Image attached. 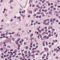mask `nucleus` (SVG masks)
Segmentation results:
<instances>
[{
	"label": "nucleus",
	"instance_id": "nucleus-1",
	"mask_svg": "<svg viewBox=\"0 0 60 60\" xmlns=\"http://www.w3.org/2000/svg\"><path fill=\"white\" fill-rule=\"evenodd\" d=\"M29 13L32 14V10H31V11H30V10L29 11Z\"/></svg>",
	"mask_w": 60,
	"mask_h": 60
},
{
	"label": "nucleus",
	"instance_id": "nucleus-2",
	"mask_svg": "<svg viewBox=\"0 0 60 60\" xmlns=\"http://www.w3.org/2000/svg\"><path fill=\"white\" fill-rule=\"evenodd\" d=\"M52 19H53L52 18H51L50 19V22H52V21H53V20H52Z\"/></svg>",
	"mask_w": 60,
	"mask_h": 60
},
{
	"label": "nucleus",
	"instance_id": "nucleus-3",
	"mask_svg": "<svg viewBox=\"0 0 60 60\" xmlns=\"http://www.w3.org/2000/svg\"><path fill=\"white\" fill-rule=\"evenodd\" d=\"M2 43V42H1L0 43V47H2V45H3V43Z\"/></svg>",
	"mask_w": 60,
	"mask_h": 60
},
{
	"label": "nucleus",
	"instance_id": "nucleus-4",
	"mask_svg": "<svg viewBox=\"0 0 60 60\" xmlns=\"http://www.w3.org/2000/svg\"><path fill=\"white\" fill-rule=\"evenodd\" d=\"M44 28H43L42 29H41V31H44Z\"/></svg>",
	"mask_w": 60,
	"mask_h": 60
},
{
	"label": "nucleus",
	"instance_id": "nucleus-5",
	"mask_svg": "<svg viewBox=\"0 0 60 60\" xmlns=\"http://www.w3.org/2000/svg\"><path fill=\"white\" fill-rule=\"evenodd\" d=\"M34 37H33L32 38H30V40H31V41H32V40H34Z\"/></svg>",
	"mask_w": 60,
	"mask_h": 60
},
{
	"label": "nucleus",
	"instance_id": "nucleus-6",
	"mask_svg": "<svg viewBox=\"0 0 60 60\" xmlns=\"http://www.w3.org/2000/svg\"><path fill=\"white\" fill-rule=\"evenodd\" d=\"M28 49V46H26V49Z\"/></svg>",
	"mask_w": 60,
	"mask_h": 60
},
{
	"label": "nucleus",
	"instance_id": "nucleus-7",
	"mask_svg": "<svg viewBox=\"0 0 60 60\" xmlns=\"http://www.w3.org/2000/svg\"><path fill=\"white\" fill-rule=\"evenodd\" d=\"M49 13L50 14H51L52 13V12H51V11H49Z\"/></svg>",
	"mask_w": 60,
	"mask_h": 60
},
{
	"label": "nucleus",
	"instance_id": "nucleus-8",
	"mask_svg": "<svg viewBox=\"0 0 60 60\" xmlns=\"http://www.w3.org/2000/svg\"><path fill=\"white\" fill-rule=\"evenodd\" d=\"M47 11H48V10H47L45 9V12H47Z\"/></svg>",
	"mask_w": 60,
	"mask_h": 60
},
{
	"label": "nucleus",
	"instance_id": "nucleus-9",
	"mask_svg": "<svg viewBox=\"0 0 60 60\" xmlns=\"http://www.w3.org/2000/svg\"><path fill=\"white\" fill-rule=\"evenodd\" d=\"M34 56V54L31 55V56H32V57H33V56Z\"/></svg>",
	"mask_w": 60,
	"mask_h": 60
},
{
	"label": "nucleus",
	"instance_id": "nucleus-10",
	"mask_svg": "<svg viewBox=\"0 0 60 60\" xmlns=\"http://www.w3.org/2000/svg\"><path fill=\"white\" fill-rule=\"evenodd\" d=\"M12 40H13V41H14L15 40L14 39V38H12Z\"/></svg>",
	"mask_w": 60,
	"mask_h": 60
},
{
	"label": "nucleus",
	"instance_id": "nucleus-11",
	"mask_svg": "<svg viewBox=\"0 0 60 60\" xmlns=\"http://www.w3.org/2000/svg\"><path fill=\"white\" fill-rule=\"evenodd\" d=\"M39 33H41V30H39Z\"/></svg>",
	"mask_w": 60,
	"mask_h": 60
},
{
	"label": "nucleus",
	"instance_id": "nucleus-12",
	"mask_svg": "<svg viewBox=\"0 0 60 60\" xmlns=\"http://www.w3.org/2000/svg\"><path fill=\"white\" fill-rule=\"evenodd\" d=\"M25 53V54H26L27 53V51H25L24 52Z\"/></svg>",
	"mask_w": 60,
	"mask_h": 60
},
{
	"label": "nucleus",
	"instance_id": "nucleus-13",
	"mask_svg": "<svg viewBox=\"0 0 60 60\" xmlns=\"http://www.w3.org/2000/svg\"><path fill=\"white\" fill-rule=\"evenodd\" d=\"M50 7L51 8H54V6H51Z\"/></svg>",
	"mask_w": 60,
	"mask_h": 60
},
{
	"label": "nucleus",
	"instance_id": "nucleus-14",
	"mask_svg": "<svg viewBox=\"0 0 60 60\" xmlns=\"http://www.w3.org/2000/svg\"><path fill=\"white\" fill-rule=\"evenodd\" d=\"M33 16H34V17L36 16V14H34Z\"/></svg>",
	"mask_w": 60,
	"mask_h": 60
},
{
	"label": "nucleus",
	"instance_id": "nucleus-15",
	"mask_svg": "<svg viewBox=\"0 0 60 60\" xmlns=\"http://www.w3.org/2000/svg\"><path fill=\"white\" fill-rule=\"evenodd\" d=\"M18 47H20V44H19L18 45Z\"/></svg>",
	"mask_w": 60,
	"mask_h": 60
},
{
	"label": "nucleus",
	"instance_id": "nucleus-16",
	"mask_svg": "<svg viewBox=\"0 0 60 60\" xmlns=\"http://www.w3.org/2000/svg\"><path fill=\"white\" fill-rule=\"evenodd\" d=\"M37 14H40V12H38L37 13Z\"/></svg>",
	"mask_w": 60,
	"mask_h": 60
},
{
	"label": "nucleus",
	"instance_id": "nucleus-17",
	"mask_svg": "<svg viewBox=\"0 0 60 60\" xmlns=\"http://www.w3.org/2000/svg\"><path fill=\"white\" fill-rule=\"evenodd\" d=\"M19 34H17L16 35V36H19Z\"/></svg>",
	"mask_w": 60,
	"mask_h": 60
},
{
	"label": "nucleus",
	"instance_id": "nucleus-18",
	"mask_svg": "<svg viewBox=\"0 0 60 60\" xmlns=\"http://www.w3.org/2000/svg\"><path fill=\"white\" fill-rule=\"evenodd\" d=\"M5 41L6 42H8V40H6V41Z\"/></svg>",
	"mask_w": 60,
	"mask_h": 60
},
{
	"label": "nucleus",
	"instance_id": "nucleus-19",
	"mask_svg": "<svg viewBox=\"0 0 60 60\" xmlns=\"http://www.w3.org/2000/svg\"><path fill=\"white\" fill-rule=\"evenodd\" d=\"M17 51H18L17 50V49L15 50V52H17Z\"/></svg>",
	"mask_w": 60,
	"mask_h": 60
},
{
	"label": "nucleus",
	"instance_id": "nucleus-20",
	"mask_svg": "<svg viewBox=\"0 0 60 60\" xmlns=\"http://www.w3.org/2000/svg\"><path fill=\"white\" fill-rule=\"evenodd\" d=\"M51 47H52V45H50L49 46V48H51Z\"/></svg>",
	"mask_w": 60,
	"mask_h": 60
},
{
	"label": "nucleus",
	"instance_id": "nucleus-21",
	"mask_svg": "<svg viewBox=\"0 0 60 60\" xmlns=\"http://www.w3.org/2000/svg\"><path fill=\"white\" fill-rule=\"evenodd\" d=\"M3 45L4 46H6V44H4V45Z\"/></svg>",
	"mask_w": 60,
	"mask_h": 60
},
{
	"label": "nucleus",
	"instance_id": "nucleus-22",
	"mask_svg": "<svg viewBox=\"0 0 60 60\" xmlns=\"http://www.w3.org/2000/svg\"><path fill=\"white\" fill-rule=\"evenodd\" d=\"M7 48H11V46H8L7 47Z\"/></svg>",
	"mask_w": 60,
	"mask_h": 60
},
{
	"label": "nucleus",
	"instance_id": "nucleus-23",
	"mask_svg": "<svg viewBox=\"0 0 60 60\" xmlns=\"http://www.w3.org/2000/svg\"><path fill=\"white\" fill-rule=\"evenodd\" d=\"M49 38V37L48 36L46 37V39H48Z\"/></svg>",
	"mask_w": 60,
	"mask_h": 60
},
{
	"label": "nucleus",
	"instance_id": "nucleus-24",
	"mask_svg": "<svg viewBox=\"0 0 60 60\" xmlns=\"http://www.w3.org/2000/svg\"><path fill=\"white\" fill-rule=\"evenodd\" d=\"M6 25H7V26H9V24H8V23H7L6 24Z\"/></svg>",
	"mask_w": 60,
	"mask_h": 60
},
{
	"label": "nucleus",
	"instance_id": "nucleus-25",
	"mask_svg": "<svg viewBox=\"0 0 60 60\" xmlns=\"http://www.w3.org/2000/svg\"><path fill=\"white\" fill-rule=\"evenodd\" d=\"M8 34V33L7 32L6 33V35H7Z\"/></svg>",
	"mask_w": 60,
	"mask_h": 60
},
{
	"label": "nucleus",
	"instance_id": "nucleus-26",
	"mask_svg": "<svg viewBox=\"0 0 60 60\" xmlns=\"http://www.w3.org/2000/svg\"><path fill=\"white\" fill-rule=\"evenodd\" d=\"M57 2H58V3H59L60 2V0H58L57 1Z\"/></svg>",
	"mask_w": 60,
	"mask_h": 60
},
{
	"label": "nucleus",
	"instance_id": "nucleus-27",
	"mask_svg": "<svg viewBox=\"0 0 60 60\" xmlns=\"http://www.w3.org/2000/svg\"><path fill=\"white\" fill-rule=\"evenodd\" d=\"M21 30V29L20 28V29H18V30H19V31H20V30Z\"/></svg>",
	"mask_w": 60,
	"mask_h": 60
},
{
	"label": "nucleus",
	"instance_id": "nucleus-28",
	"mask_svg": "<svg viewBox=\"0 0 60 60\" xmlns=\"http://www.w3.org/2000/svg\"><path fill=\"white\" fill-rule=\"evenodd\" d=\"M50 8H48V10L49 11V10H50Z\"/></svg>",
	"mask_w": 60,
	"mask_h": 60
},
{
	"label": "nucleus",
	"instance_id": "nucleus-29",
	"mask_svg": "<svg viewBox=\"0 0 60 60\" xmlns=\"http://www.w3.org/2000/svg\"><path fill=\"white\" fill-rule=\"evenodd\" d=\"M57 35H58V34H56V38H57Z\"/></svg>",
	"mask_w": 60,
	"mask_h": 60
},
{
	"label": "nucleus",
	"instance_id": "nucleus-30",
	"mask_svg": "<svg viewBox=\"0 0 60 60\" xmlns=\"http://www.w3.org/2000/svg\"><path fill=\"white\" fill-rule=\"evenodd\" d=\"M43 46H45V44H44V42H43Z\"/></svg>",
	"mask_w": 60,
	"mask_h": 60
},
{
	"label": "nucleus",
	"instance_id": "nucleus-31",
	"mask_svg": "<svg viewBox=\"0 0 60 60\" xmlns=\"http://www.w3.org/2000/svg\"><path fill=\"white\" fill-rule=\"evenodd\" d=\"M35 49V48H33L32 49V50H34Z\"/></svg>",
	"mask_w": 60,
	"mask_h": 60
},
{
	"label": "nucleus",
	"instance_id": "nucleus-32",
	"mask_svg": "<svg viewBox=\"0 0 60 60\" xmlns=\"http://www.w3.org/2000/svg\"><path fill=\"white\" fill-rule=\"evenodd\" d=\"M45 23H46V22H43V24L44 25H45Z\"/></svg>",
	"mask_w": 60,
	"mask_h": 60
},
{
	"label": "nucleus",
	"instance_id": "nucleus-33",
	"mask_svg": "<svg viewBox=\"0 0 60 60\" xmlns=\"http://www.w3.org/2000/svg\"><path fill=\"white\" fill-rule=\"evenodd\" d=\"M46 37H47V36L46 35L45 36H44L43 37V38H46Z\"/></svg>",
	"mask_w": 60,
	"mask_h": 60
},
{
	"label": "nucleus",
	"instance_id": "nucleus-34",
	"mask_svg": "<svg viewBox=\"0 0 60 60\" xmlns=\"http://www.w3.org/2000/svg\"><path fill=\"white\" fill-rule=\"evenodd\" d=\"M50 11H53V9H51L50 10Z\"/></svg>",
	"mask_w": 60,
	"mask_h": 60
},
{
	"label": "nucleus",
	"instance_id": "nucleus-35",
	"mask_svg": "<svg viewBox=\"0 0 60 60\" xmlns=\"http://www.w3.org/2000/svg\"><path fill=\"white\" fill-rule=\"evenodd\" d=\"M42 4H43V3H44V0L43 1H42Z\"/></svg>",
	"mask_w": 60,
	"mask_h": 60
},
{
	"label": "nucleus",
	"instance_id": "nucleus-36",
	"mask_svg": "<svg viewBox=\"0 0 60 60\" xmlns=\"http://www.w3.org/2000/svg\"><path fill=\"white\" fill-rule=\"evenodd\" d=\"M42 8H43V7L42 6L40 8L41 9H42Z\"/></svg>",
	"mask_w": 60,
	"mask_h": 60
},
{
	"label": "nucleus",
	"instance_id": "nucleus-37",
	"mask_svg": "<svg viewBox=\"0 0 60 60\" xmlns=\"http://www.w3.org/2000/svg\"><path fill=\"white\" fill-rule=\"evenodd\" d=\"M28 18H30V15H29L28 16Z\"/></svg>",
	"mask_w": 60,
	"mask_h": 60
},
{
	"label": "nucleus",
	"instance_id": "nucleus-38",
	"mask_svg": "<svg viewBox=\"0 0 60 60\" xmlns=\"http://www.w3.org/2000/svg\"><path fill=\"white\" fill-rule=\"evenodd\" d=\"M17 49H20V48H19V47H18V48H17Z\"/></svg>",
	"mask_w": 60,
	"mask_h": 60
},
{
	"label": "nucleus",
	"instance_id": "nucleus-39",
	"mask_svg": "<svg viewBox=\"0 0 60 60\" xmlns=\"http://www.w3.org/2000/svg\"><path fill=\"white\" fill-rule=\"evenodd\" d=\"M48 5L49 6H50V3H48Z\"/></svg>",
	"mask_w": 60,
	"mask_h": 60
},
{
	"label": "nucleus",
	"instance_id": "nucleus-40",
	"mask_svg": "<svg viewBox=\"0 0 60 60\" xmlns=\"http://www.w3.org/2000/svg\"><path fill=\"white\" fill-rule=\"evenodd\" d=\"M41 15H43V12H42L41 13Z\"/></svg>",
	"mask_w": 60,
	"mask_h": 60
},
{
	"label": "nucleus",
	"instance_id": "nucleus-41",
	"mask_svg": "<svg viewBox=\"0 0 60 60\" xmlns=\"http://www.w3.org/2000/svg\"><path fill=\"white\" fill-rule=\"evenodd\" d=\"M56 59H58V57H56Z\"/></svg>",
	"mask_w": 60,
	"mask_h": 60
},
{
	"label": "nucleus",
	"instance_id": "nucleus-42",
	"mask_svg": "<svg viewBox=\"0 0 60 60\" xmlns=\"http://www.w3.org/2000/svg\"><path fill=\"white\" fill-rule=\"evenodd\" d=\"M35 52V51H34L32 52L33 53H34Z\"/></svg>",
	"mask_w": 60,
	"mask_h": 60
},
{
	"label": "nucleus",
	"instance_id": "nucleus-43",
	"mask_svg": "<svg viewBox=\"0 0 60 60\" xmlns=\"http://www.w3.org/2000/svg\"><path fill=\"white\" fill-rule=\"evenodd\" d=\"M21 18V17H20V16H19L18 17V19H20Z\"/></svg>",
	"mask_w": 60,
	"mask_h": 60
},
{
	"label": "nucleus",
	"instance_id": "nucleus-44",
	"mask_svg": "<svg viewBox=\"0 0 60 60\" xmlns=\"http://www.w3.org/2000/svg\"><path fill=\"white\" fill-rule=\"evenodd\" d=\"M30 56H31V55H30V54H29V56H28L29 57H30Z\"/></svg>",
	"mask_w": 60,
	"mask_h": 60
},
{
	"label": "nucleus",
	"instance_id": "nucleus-45",
	"mask_svg": "<svg viewBox=\"0 0 60 60\" xmlns=\"http://www.w3.org/2000/svg\"><path fill=\"white\" fill-rule=\"evenodd\" d=\"M53 21H55V20H56V19L54 18L53 19Z\"/></svg>",
	"mask_w": 60,
	"mask_h": 60
},
{
	"label": "nucleus",
	"instance_id": "nucleus-46",
	"mask_svg": "<svg viewBox=\"0 0 60 60\" xmlns=\"http://www.w3.org/2000/svg\"><path fill=\"white\" fill-rule=\"evenodd\" d=\"M52 45H54V43L52 42Z\"/></svg>",
	"mask_w": 60,
	"mask_h": 60
},
{
	"label": "nucleus",
	"instance_id": "nucleus-47",
	"mask_svg": "<svg viewBox=\"0 0 60 60\" xmlns=\"http://www.w3.org/2000/svg\"><path fill=\"white\" fill-rule=\"evenodd\" d=\"M49 37H50L51 36V35L50 34H49Z\"/></svg>",
	"mask_w": 60,
	"mask_h": 60
},
{
	"label": "nucleus",
	"instance_id": "nucleus-48",
	"mask_svg": "<svg viewBox=\"0 0 60 60\" xmlns=\"http://www.w3.org/2000/svg\"><path fill=\"white\" fill-rule=\"evenodd\" d=\"M6 56L5 55H4V57H5Z\"/></svg>",
	"mask_w": 60,
	"mask_h": 60
},
{
	"label": "nucleus",
	"instance_id": "nucleus-49",
	"mask_svg": "<svg viewBox=\"0 0 60 60\" xmlns=\"http://www.w3.org/2000/svg\"><path fill=\"white\" fill-rule=\"evenodd\" d=\"M56 9V8H53V10H55Z\"/></svg>",
	"mask_w": 60,
	"mask_h": 60
},
{
	"label": "nucleus",
	"instance_id": "nucleus-50",
	"mask_svg": "<svg viewBox=\"0 0 60 60\" xmlns=\"http://www.w3.org/2000/svg\"><path fill=\"white\" fill-rule=\"evenodd\" d=\"M3 49H3V48H1L0 49V50H3Z\"/></svg>",
	"mask_w": 60,
	"mask_h": 60
},
{
	"label": "nucleus",
	"instance_id": "nucleus-51",
	"mask_svg": "<svg viewBox=\"0 0 60 60\" xmlns=\"http://www.w3.org/2000/svg\"><path fill=\"white\" fill-rule=\"evenodd\" d=\"M33 46L34 47H35V44H34L33 45Z\"/></svg>",
	"mask_w": 60,
	"mask_h": 60
},
{
	"label": "nucleus",
	"instance_id": "nucleus-52",
	"mask_svg": "<svg viewBox=\"0 0 60 60\" xmlns=\"http://www.w3.org/2000/svg\"><path fill=\"white\" fill-rule=\"evenodd\" d=\"M46 45H48V42H46Z\"/></svg>",
	"mask_w": 60,
	"mask_h": 60
},
{
	"label": "nucleus",
	"instance_id": "nucleus-53",
	"mask_svg": "<svg viewBox=\"0 0 60 60\" xmlns=\"http://www.w3.org/2000/svg\"><path fill=\"white\" fill-rule=\"evenodd\" d=\"M39 18H41V15H40L39 16Z\"/></svg>",
	"mask_w": 60,
	"mask_h": 60
},
{
	"label": "nucleus",
	"instance_id": "nucleus-54",
	"mask_svg": "<svg viewBox=\"0 0 60 60\" xmlns=\"http://www.w3.org/2000/svg\"><path fill=\"white\" fill-rule=\"evenodd\" d=\"M21 54V53H19L18 54V55H20Z\"/></svg>",
	"mask_w": 60,
	"mask_h": 60
},
{
	"label": "nucleus",
	"instance_id": "nucleus-55",
	"mask_svg": "<svg viewBox=\"0 0 60 60\" xmlns=\"http://www.w3.org/2000/svg\"><path fill=\"white\" fill-rule=\"evenodd\" d=\"M32 6L33 7H34L35 6V5H33Z\"/></svg>",
	"mask_w": 60,
	"mask_h": 60
},
{
	"label": "nucleus",
	"instance_id": "nucleus-56",
	"mask_svg": "<svg viewBox=\"0 0 60 60\" xmlns=\"http://www.w3.org/2000/svg\"><path fill=\"white\" fill-rule=\"evenodd\" d=\"M36 7H39V5H37L36 6Z\"/></svg>",
	"mask_w": 60,
	"mask_h": 60
},
{
	"label": "nucleus",
	"instance_id": "nucleus-57",
	"mask_svg": "<svg viewBox=\"0 0 60 60\" xmlns=\"http://www.w3.org/2000/svg\"><path fill=\"white\" fill-rule=\"evenodd\" d=\"M2 29H3V28H0V30H2Z\"/></svg>",
	"mask_w": 60,
	"mask_h": 60
},
{
	"label": "nucleus",
	"instance_id": "nucleus-58",
	"mask_svg": "<svg viewBox=\"0 0 60 60\" xmlns=\"http://www.w3.org/2000/svg\"><path fill=\"white\" fill-rule=\"evenodd\" d=\"M26 42H25L24 43V45H26Z\"/></svg>",
	"mask_w": 60,
	"mask_h": 60
},
{
	"label": "nucleus",
	"instance_id": "nucleus-59",
	"mask_svg": "<svg viewBox=\"0 0 60 60\" xmlns=\"http://www.w3.org/2000/svg\"><path fill=\"white\" fill-rule=\"evenodd\" d=\"M47 28V27H45V29H46Z\"/></svg>",
	"mask_w": 60,
	"mask_h": 60
},
{
	"label": "nucleus",
	"instance_id": "nucleus-60",
	"mask_svg": "<svg viewBox=\"0 0 60 60\" xmlns=\"http://www.w3.org/2000/svg\"><path fill=\"white\" fill-rule=\"evenodd\" d=\"M48 29L49 30L50 29V27H49L48 28Z\"/></svg>",
	"mask_w": 60,
	"mask_h": 60
},
{
	"label": "nucleus",
	"instance_id": "nucleus-61",
	"mask_svg": "<svg viewBox=\"0 0 60 60\" xmlns=\"http://www.w3.org/2000/svg\"><path fill=\"white\" fill-rule=\"evenodd\" d=\"M43 56H46V54H44L43 55Z\"/></svg>",
	"mask_w": 60,
	"mask_h": 60
},
{
	"label": "nucleus",
	"instance_id": "nucleus-62",
	"mask_svg": "<svg viewBox=\"0 0 60 60\" xmlns=\"http://www.w3.org/2000/svg\"><path fill=\"white\" fill-rule=\"evenodd\" d=\"M3 35H4L3 34H1V36H3Z\"/></svg>",
	"mask_w": 60,
	"mask_h": 60
},
{
	"label": "nucleus",
	"instance_id": "nucleus-63",
	"mask_svg": "<svg viewBox=\"0 0 60 60\" xmlns=\"http://www.w3.org/2000/svg\"><path fill=\"white\" fill-rule=\"evenodd\" d=\"M16 44H19V43L18 42H16Z\"/></svg>",
	"mask_w": 60,
	"mask_h": 60
},
{
	"label": "nucleus",
	"instance_id": "nucleus-64",
	"mask_svg": "<svg viewBox=\"0 0 60 60\" xmlns=\"http://www.w3.org/2000/svg\"><path fill=\"white\" fill-rule=\"evenodd\" d=\"M57 7H58V8H60V6H58Z\"/></svg>",
	"mask_w": 60,
	"mask_h": 60
}]
</instances>
